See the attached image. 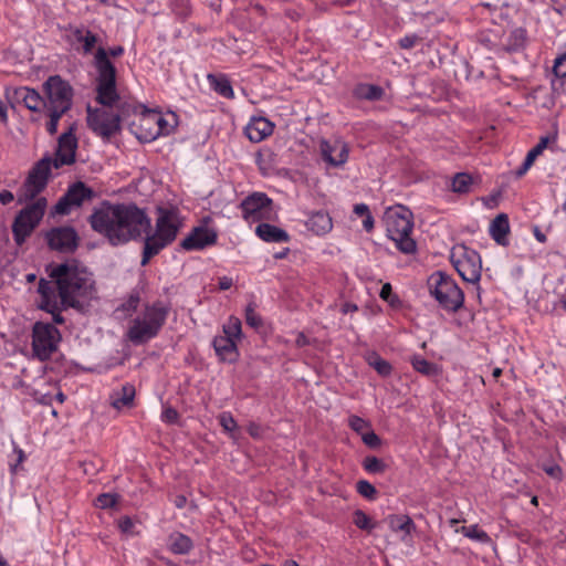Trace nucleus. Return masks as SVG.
I'll use <instances>...</instances> for the list:
<instances>
[{"instance_id":"obj_41","label":"nucleus","mask_w":566,"mask_h":566,"mask_svg":"<svg viewBox=\"0 0 566 566\" xmlns=\"http://www.w3.org/2000/svg\"><path fill=\"white\" fill-rule=\"evenodd\" d=\"M255 304L249 303L245 308V322L251 327L258 328L262 325V318L255 313Z\"/></svg>"},{"instance_id":"obj_53","label":"nucleus","mask_w":566,"mask_h":566,"mask_svg":"<svg viewBox=\"0 0 566 566\" xmlns=\"http://www.w3.org/2000/svg\"><path fill=\"white\" fill-rule=\"evenodd\" d=\"M544 471L552 478L556 480H562L563 478V471L562 468L557 464L545 467Z\"/></svg>"},{"instance_id":"obj_3","label":"nucleus","mask_w":566,"mask_h":566,"mask_svg":"<svg viewBox=\"0 0 566 566\" xmlns=\"http://www.w3.org/2000/svg\"><path fill=\"white\" fill-rule=\"evenodd\" d=\"M94 64L97 71L96 77V102L104 107L122 109L130 107L127 103L122 102L116 90V69L107 59V52L99 46L94 56Z\"/></svg>"},{"instance_id":"obj_16","label":"nucleus","mask_w":566,"mask_h":566,"mask_svg":"<svg viewBox=\"0 0 566 566\" xmlns=\"http://www.w3.org/2000/svg\"><path fill=\"white\" fill-rule=\"evenodd\" d=\"M48 244L52 250L73 252L78 247V235L72 227L54 228L46 233Z\"/></svg>"},{"instance_id":"obj_55","label":"nucleus","mask_w":566,"mask_h":566,"mask_svg":"<svg viewBox=\"0 0 566 566\" xmlns=\"http://www.w3.org/2000/svg\"><path fill=\"white\" fill-rule=\"evenodd\" d=\"M392 294V289H391V285L389 283H386L381 286V290H380V297L385 301H390V296Z\"/></svg>"},{"instance_id":"obj_2","label":"nucleus","mask_w":566,"mask_h":566,"mask_svg":"<svg viewBox=\"0 0 566 566\" xmlns=\"http://www.w3.org/2000/svg\"><path fill=\"white\" fill-rule=\"evenodd\" d=\"M46 271L52 280L39 281L38 293L42 298L40 308L51 313L55 324H63L57 296L64 307L81 308L84 302L94 297L95 282L92 273L75 260L56 265L50 264Z\"/></svg>"},{"instance_id":"obj_56","label":"nucleus","mask_w":566,"mask_h":566,"mask_svg":"<svg viewBox=\"0 0 566 566\" xmlns=\"http://www.w3.org/2000/svg\"><path fill=\"white\" fill-rule=\"evenodd\" d=\"M354 212L357 214V216H365V218L370 214V211H369V208L367 205L365 203H358V205H355L354 207Z\"/></svg>"},{"instance_id":"obj_1","label":"nucleus","mask_w":566,"mask_h":566,"mask_svg":"<svg viewBox=\"0 0 566 566\" xmlns=\"http://www.w3.org/2000/svg\"><path fill=\"white\" fill-rule=\"evenodd\" d=\"M93 231L104 237L113 247L123 245L146 234L140 265L159 254L168 244L154 233L150 218L135 203H112L104 200L88 217Z\"/></svg>"},{"instance_id":"obj_39","label":"nucleus","mask_w":566,"mask_h":566,"mask_svg":"<svg viewBox=\"0 0 566 566\" xmlns=\"http://www.w3.org/2000/svg\"><path fill=\"white\" fill-rule=\"evenodd\" d=\"M354 524L358 528L366 531H371L375 527V524L370 523L369 516L361 510H356L354 512Z\"/></svg>"},{"instance_id":"obj_51","label":"nucleus","mask_w":566,"mask_h":566,"mask_svg":"<svg viewBox=\"0 0 566 566\" xmlns=\"http://www.w3.org/2000/svg\"><path fill=\"white\" fill-rule=\"evenodd\" d=\"M419 40V36L416 34L406 35L399 40V46L401 49L408 50L413 48Z\"/></svg>"},{"instance_id":"obj_33","label":"nucleus","mask_w":566,"mask_h":566,"mask_svg":"<svg viewBox=\"0 0 566 566\" xmlns=\"http://www.w3.org/2000/svg\"><path fill=\"white\" fill-rule=\"evenodd\" d=\"M138 123H144L146 125L155 124L156 130L155 133H150V138H156L163 132V125L166 123L160 113L154 111H147L140 114L138 117Z\"/></svg>"},{"instance_id":"obj_43","label":"nucleus","mask_w":566,"mask_h":566,"mask_svg":"<svg viewBox=\"0 0 566 566\" xmlns=\"http://www.w3.org/2000/svg\"><path fill=\"white\" fill-rule=\"evenodd\" d=\"M349 427L356 431L357 433H359L360 436H363V433H365L366 431H368L367 429L369 428V422L364 420L363 418L358 417V416H352L349 417Z\"/></svg>"},{"instance_id":"obj_50","label":"nucleus","mask_w":566,"mask_h":566,"mask_svg":"<svg viewBox=\"0 0 566 566\" xmlns=\"http://www.w3.org/2000/svg\"><path fill=\"white\" fill-rule=\"evenodd\" d=\"M549 143V137L548 136H543L539 138V142L537 143V145L535 147H533L528 153L531 154V156H534L535 158H537V156H539L544 149L547 147Z\"/></svg>"},{"instance_id":"obj_29","label":"nucleus","mask_w":566,"mask_h":566,"mask_svg":"<svg viewBox=\"0 0 566 566\" xmlns=\"http://www.w3.org/2000/svg\"><path fill=\"white\" fill-rule=\"evenodd\" d=\"M67 30L74 36V39L83 43L84 53H91L95 44L97 43V35L90 30L80 27L70 25Z\"/></svg>"},{"instance_id":"obj_21","label":"nucleus","mask_w":566,"mask_h":566,"mask_svg":"<svg viewBox=\"0 0 566 566\" xmlns=\"http://www.w3.org/2000/svg\"><path fill=\"white\" fill-rule=\"evenodd\" d=\"M136 389L133 384H124L120 388L114 389L109 395V403L116 409L132 408L134 406V399Z\"/></svg>"},{"instance_id":"obj_23","label":"nucleus","mask_w":566,"mask_h":566,"mask_svg":"<svg viewBox=\"0 0 566 566\" xmlns=\"http://www.w3.org/2000/svg\"><path fill=\"white\" fill-rule=\"evenodd\" d=\"M256 235L265 242H287L290 240L289 233L270 223H260L255 229Z\"/></svg>"},{"instance_id":"obj_27","label":"nucleus","mask_w":566,"mask_h":566,"mask_svg":"<svg viewBox=\"0 0 566 566\" xmlns=\"http://www.w3.org/2000/svg\"><path fill=\"white\" fill-rule=\"evenodd\" d=\"M168 547L174 554L186 555L193 548V543L189 536L174 532L168 537Z\"/></svg>"},{"instance_id":"obj_31","label":"nucleus","mask_w":566,"mask_h":566,"mask_svg":"<svg viewBox=\"0 0 566 566\" xmlns=\"http://www.w3.org/2000/svg\"><path fill=\"white\" fill-rule=\"evenodd\" d=\"M365 359L380 376L387 377L391 374L392 367L390 363L381 358L378 353L369 352L365 355Z\"/></svg>"},{"instance_id":"obj_40","label":"nucleus","mask_w":566,"mask_h":566,"mask_svg":"<svg viewBox=\"0 0 566 566\" xmlns=\"http://www.w3.org/2000/svg\"><path fill=\"white\" fill-rule=\"evenodd\" d=\"M356 489H357V492L368 499V500H373L375 499L376 494H377V490L376 488L369 483L368 481L366 480H360L357 482L356 484Z\"/></svg>"},{"instance_id":"obj_61","label":"nucleus","mask_w":566,"mask_h":566,"mask_svg":"<svg viewBox=\"0 0 566 566\" xmlns=\"http://www.w3.org/2000/svg\"><path fill=\"white\" fill-rule=\"evenodd\" d=\"M106 52H107V57L108 56L117 57L124 53V48L122 45H116V46L111 48Z\"/></svg>"},{"instance_id":"obj_42","label":"nucleus","mask_w":566,"mask_h":566,"mask_svg":"<svg viewBox=\"0 0 566 566\" xmlns=\"http://www.w3.org/2000/svg\"><path fill=\"white\" fill-rule=\"evenodd\" d=\"M118 500V495L111 493L99 494L95 500V505L99 509H111Z\"/></svg>"},{"instance_id":"obj_46","label":"nucleus","mask_w":566,"mask_h":566,"mask_svg":"<svg viewBox=\"0 0 566 566\" xmlns=\"http://www.w3.org/2000/svg\"><path fill=\"white\" fill-rule=\"evenodd\" d=\"M219 422L226 431L231 432L237 429V421L229 412L221 413L219 416Z\"/></svg>"},{"instance_id":"obj_44","label":"nucleus","mask_w":566,"mask_h":566,"mask_svg":"<svg viewBox=\"0 0 566 566\" xmlns=\"http://www.w3.org/2000/svg\"><path fill=\"white\" fill-rule=\"evenodd\" d=\"M361 440L367 447L371 449H378L381 446V439L373 430H368L363 433Z\"/></svg>"},{"instance_id":"obj_18","label":"nucleus","mask_w":566,"mask_h":566,"mask_svg":"<svg viewBox=\"0 0 566 566\" xmlns=\"http://www.w3.org/2000/svg\"><path fill=\"white\" fill-rule=\"evenodd\" d=\"M319 149L323 159L332 166H342L348 159L349 148L342 139H322L319 143Z\"/></svg>"},{"instance_id":"obj_22","label":"nucleus","mask_w":566,"mask_h":566,"mask_svg":"<svg viewBox=\"0 0 566 566\" xmlns=\"http://www.w3.org/2000/svg\"><path fill=\"white\" fill-rule=\"evenodd\" d=\"M510 232L509 217L505 213L497 214L490 224V234L500 245H507V234Z\"/></svg>"},{"instance_id":"obj_28","label":"nucleus","mask_w":566,"mask_h":566,"mask_svg":"<svg viewBox=\"0 0 566 566\" xmlns=\"http://www.w3.org/2000/svg\"><path fill=\"white\" fill-rule=\"evenodd\" d=\"M389 527L392 532H402L406 536L416 531V524L412 518L405 514H392L388 518Z\"/></svg>"},{"instance_id":"obj_19","label":"nucleus","mask_w":566,"mask_h":566,"mask_svg":"<svg viewBox=\"0 0 566 566\" xmlns=\"http://www.w3.org/2000/svg\"><path fill=\"white\" fill-rule=\"evenodd\" d=\"M177 233V213L174 210L159 209L154 234L169 245L175 241Z\"/></svg>"},{"instance_id":"obj_60","label":"nucleus","mask_w":566,"mask_h":566,"mask_svg":"<svg viewBox=\"0 0 566 566\" xmlns=\"http://www.w3.org/2000/svg\"><path fill=\"white\" fill-rule=\"evenodd\" d=\"M232 286V279L223 276L219 280V289L222 291L229 290Z\"/></svg>"},{"instance_id":"obj_13","label":"nucleus","mask_w":566,"mask_h":566,"mask_svg":"<svg viewBox=\"0 0 566 566\" xmlns=\"http://www.w3.org/2000/svg\"><path fill=\"white\" fill-rule=\"evenodd\" d=\"M95 197V191L87 187L83 181H76L69 187L66 192L59 199L54 206L57 214H69L74 207H81L85 201H91Z\"/></svg>"},{"instance_id":"obj_30","label":"nucleus","mask_w":566,"mask_h":566,"mask_svg":"<svg viewBox=\"0 0 566 566\" xmlns=\"http://www.w3.org/2000/svg\"><path fill=\"white\" fill-rule=\"evenodd\" d=\"M207 78H208L210 85L212 86V88L218 94H220L221 96H223L226 98H233L234 97V93H233L231 83H230V81L228 80L227 76L209 74L207 76Z\"/></svg>"},{"instance_id":"obj_20","label":"nucleus","mask_w":566,"mask_h":566,"mask_svg":"<svg viewBox=\"0 0 566 566\" xmlns=\"http://www.w3.org/2000/svg\"><path fill=\"white\" fill-rule=\"evenodd\" d=\"M274 125L264 117H253L245 127L247 137L260 143L273 133Z\"/></svg>"},{"instance_id":"obj_59","label":"nucleus","mask_w":566,"mask_h":566,"mask_svg":"<svg viewBox=\"0 0 566 566\" xmlns=\"http://www.w3.org/2000/svg\"><path fill=\"white\" fill-rule=\"evenodd\" d=\"M14 452L17 453L18 459H17V463H15V464H13V465H11V471H12V472H15V470H17L18 465H19L20 463H22V462H23V460H24V452H23V450H21L20 448L15 447V448H14Z\"/></svg>"},{"instance_id":"obj_58","label":"nucleus","mask_w":566,"mask_h":566,"mask_svg":"<svg viewBox=\"0 0 566 566\" xmlns=\"http://www.w3.org/2000/svg\"><path fill=\"white\" fill-rule=\"evenodd\" d=\"M139 296L138 295H130L127 303L124 305L125 310H135L138 305Z\"/></svg>"},{"instance_id":"obj_24","label":"nucleus","mask_w":566,"mask_h":566,"mask_svg":"<svg viewBox=\"0 0 566 566\" xmlns=\"http://www.w3.org/2000/svg\"><path fill=\"white\" fill-rule=\"evenodd\" d=\"M213 347L217 355L227 361H234L237 358V345L235 340L229 336H217L213 339Z\"/></svg>"},{"instance_id":"obj_12","label":"nucleus","mask_w":566,"mask_h":566,"mask_svg":"<svg viewBox=\"0 0 566 566\" xmlns=\"http://www.w3.org/2000/svg\"><path fill=\"white\" fill-rule=\"evenodd\" d=\"M48 108L66 113L72 107L73 88L59 75L50 76L44 83Z\"/></svg>"},{"instance_id":"obj_35","label":"nucleus","mask_w":566,"mask_h":566,"mask_svg":"<svg viewBox=\"0 0 566 566\" xmlns=\"http://www.w3.org/2000/svg\"><path fill=\"white\" fill-rule=\"evenodd\" d=\"M472 177L467 172H458L452 179V190L458 193H467L470 191Z\"/></svg>"},{"instance_id":"obj_8","label":"nucleus","mask_w":566,"mask_h":566,"mask_svg":"<svg viewBox=\"0 0 566 566\" xmlns=\"http://www.w3.org/2000/svg\"><path fill=\"white\" fill-rule=\"evenodd\" d=\"M46 205L45 198H38L18 213L12 223V233L17 244H22L31 235L42 220Z\"/></svg>"},{"instance_id":"obj_9","label":"nucleus","mask_w":566,"mask_h":566,"mask_svg":"<svg viewBox=\"0 0 566 566\" xmlns=\"http://www.w3.org/2000/svg\"><path fill=\"white\" fill-rule=\"evenodd\" d=\"M451 262L459 275L469 283H478L481 279L482 261L480 254L460 244L451 251Z\"/></svg>"},{"instance_id":"obj_36","label":"nucleus","mask_w":566,"mask_h":566,"mask_svg":"<svg viewBox=\"0 0 566 566\" xmlns=\"http://www.w3.org/2000/svg\"><path fill=\"white\" fill-rule=\"evenodd\" d=\"M460 532L471 539L478 541L483 544L491 543V537L488 535L486 532L483 530H480L478 525H470V526H462L460 528Z\"/></svg>"},{"instance_id":"obj_14","label":"nucleus","mask_w":566,"mask_h":566,"mask_svg":"<svg viewBox=\"0 0 566 566\" xmlns=\"http://www.w3.org/2000/svg\"><path fill=\"white\" fill-rule=\"evenodd\" d=\"M272 199L263 192H253L240 205L242 217L249 222H256L270 218L272 212Z\"/></svg>"},{"instance_id":"obj_45","label":"nucleus","mask_w":566,"mask_h":566,"mask_svg":"<svg viewBox=\"0 0 566 566\" xmlns=\"http://www.w3.org/2000/svg\"><path fill=\"white\" fill-rule=\"evenodd\" d=\"M50 111V120L48 122L46 129L50 135H54L57 130V124L60 118L64 113H60L55 109H49Z\"/></svg>"},{"instance_id":"obj_11","label":"nucleus","mask_w":566,"mask_h":566,"mask_svg":"<svg viewBox=\"0 0 566 566\" xmlns=\"http://www.w3.org/2000/svg\"><path fill=\"white\" fill-rule=\"evenodd\" d=\"M127 112V108L119 113L108 107L92 109L91 106H87L88 127L97 135L109 138L120 129L119 123Z\"/></svg>"},{"instance_id":"obj_17","label":"nucleus","mask_w":566,"mask_h":566,"mask_svg":"<svg viewBox=\"0 0 566 566\" xmlns=\"http://www.w3.org/2000/svg\"><path fill=\"white\" fill-rule=\"evenodd\" d=\"M217 239L218 233L214 229L199 226L195 227L180 242V247L186 251L203 250L207 247L216 244Z\"/></svg>"},{"instance_id":"obj_63","label":"nucleus","mask_w":566,"mask_h":566,"mask_svg":"<svg viewBox=\"0 0 566 566\" xmlns=\"http://www.w3.org/2000/svg\"><path fill=\"white\" fill-rule=\"evenodd\" d=\"M308 339L307 337L303 334V333H298L296 339H295V344L297 347H303V346H306L308 345Z\"/></svg>"},{"instance_id":"obj_37","label":"nucleus","mask_w":566,"mask_h":566,"mask_svg":"<svg viewBox=\"0 0 566 566\" xmlns=\"http://www.w3.org/2000/svg\"><path fill=\"white\" fill-rule=\"evenodd\" d=\"M411 364H412V367L423 374V375H427V376H432V375H437L438 374V367L436 364L433 363H430L428 361L427 359L420 357V356H415L412 359H411Z\"/></svg>"},{"instance_id":"obj_47","label":"nucleus","mask_w":566,"mask_h":566,"mask_svg":"<svg viewBox=\"0 0 566 566\" xmlns=\"http://www.w3.org/2000/svg\"><path fill=\"white\" fill-rule=\"evenodd\" d=\"M553 72L557 77L566 76V53L555 60Z\"/></svg>"},{"instance_id":"obj_49","label":"nucleus","mask_w":566,"mask_h":566,"mask_svg":"<svg viewBox=\"0 0 566 566\" xmlns=\"http://www.w3.org/2000/svg\"><path fill=\"white\" fill-rule=\"evenodd\" d=\"M511 38L514 39V43L510 44L509 50H516L517 48L522 46L524 40H525V31L523 29H515Z\"/></svg>"},{"instance_id":"obj_57","label":"nucleus","mask_w":566,"mask_h":566,"mask_svg":"<svg viewBox=\"0 0 566 566\" xmlns=\"http://www.w3.org/2000/svg\"><path fill=\"white\" fill-rule=\"evenodd\" d=\"M13 199H14V196L11 191H9V190L0 191V202L2 205H8L11 201H13Z\"/></svg>"},{"instance_id":"obj_52","label":"nucleus","mask_w":566,"mask_h":566,"mask_svg":"<svg viewBox=\"0 0 566 566\" xmlns=\"http://www.w3.org/2000/svg\"><path fill=\"white\" fill-rule=\"evenodd\" d=\"M118 527L123 533L128 534V533H132L134 523L129 516H123L118 521Z\"/></svg>"},{"instance_id":"obj_25","label":"nucleus","mask_w":566,"mask_h":566,"mask_svg":"<svg viewBox=\"0 0 566 566\" xmlns=\"http://www.w3.org/2000/svg\"><path fill=\"white\" fill-rule=\"evenodd\" d=\"M13 95L18 102H22L28 109L33 112L39 111L44 104L40 94L29 87H19L14 91Z\"/></svg>"},{"instance_id":"obj_7","label":"nucleus","mask_w":566,"mask_h":566,"mask_svg":"<svg viewBox=\"0 0 566 566\" xmlns=\"http://www.w3.org/2000/svg\"><path fill=\"white\" fill-rule=\"evenodd\" d=\"M52 167L51 156H44L32 166L22 185V193L18 197L19 203L34 200L46 188Z\"/></svg>"},{"instance_id":"obj_34","label":"nucleus","mask_w":566,"mask_h":566,"mask_svg":"<svg viewBox=\"0 0 566 566\" xmlns=\"http://www.w3.org/2000/svg\"><path fill=\"white\" fill-rule=\"evenodd\" d=\"M363 468L371 474H381L388 469V464L374 455L366 457L361 462Z\"/></svg>"},{"instance_id":"obj_48","label":"nucleus","mask_w":566,"mask_h":566,"mask_svg":"<svg viewBox=\"0 0 566 566\" xmlns=\"http://www.w3.org/2000/svg\"><path fill=\"white\" fill-rule=\"evenodd\" d=\"M161 419L167 423H177L179 413L175 408L166 407L161 413Z\"/></svg>"},{"instance_id":"obj_6","label":"nucleus","mask_w":566,"mask_h":566,"mask_svg":"<svg viewBox=\"0 0 566 566\" xmlns=\"http://www.w3.org/2000/svg\"><path fill=\"white\" fill-rule=\"evenodd\" d=\"M168 307L161 302L147 306L142 318H136L128 329V337L133 343L142 344L155 337L168 315Z\"/></svg>"},{"instance_id":"obj_62","label":"nucleus","mask_w":566,"mask_h":566,"mask_svg":"<svg viewBox=\"0 0 566 566\" xmlns=\"http://www.w3.org/2000/svg\"><path fill=\"white\" fill-rule=\"evenodd\" d=\"M364 228L367 232H370L374 229V218L371 214H368L363 221Z\"/></svg>"},{"instance_id":"obj_15","label":"nucleus","mask_w":566,"mask_h":566,"mask_svg":"<svg viewBox=\"0 0 566 566\" xmlns=\"http://www.w3.org/2000/svg\"><path fill=\"white\" fill-rule=\"evenodd\" d=\"M74 129V125H71L67 132L59 137L55 157L52 158L53 167L56 169L64 165H72L75 161L77 139Z\"/></svg>"},{"instance_id":"obj_26","label":"nucleus","mask_w":566,"mask_h":566,"mask_svg":"<svg viewBox=\"0 0 566 566\" xmlns=\"http://www.w3.org/2000/svg\"><path fill=\"white\" fill-rule=\"evenodd\" d=\"M306 227L315 234H325L333 227L332 218L324 211L314 212L306 221Z\"/></svg>"},{"instance_id":"obj_32","label":"nucleus","mask_w":566,"mask_h":566,"mask_svg":"<svg viewBox=\"0 0 566 566\" xmlns=\"http://www.w3.org/2000/svg\"><path fill=\"white\" fill-rule=\"evenodd\" d=\"M355 95L360 99L377 101L384 95V90L374 84H360L355 88Z\"/></svg>"},{"instance_id":"obj_64","label":"nucleus","mask_w":566,"mask_h":566,"mask_svg":"<svg viewBox=\"0 0 566 566\" xmlns=\"http://www.w3.org/2000/svg\"><path fill=\"white\" fill-rule=\"evenodd\" d=\"M174 503L178 509H182L187 503V497L182 494L177 495L174 500Z\"/></svg>"},{"instance_id":"obj_10","label":"nucleus","mask_w":566,"mask_h":566,"mask_svg":"<svg viewBox=\"0 0 566 566\" xmlns=\"http://www.w3.org/2000/svg\"><path fill=\"white\" fill-rule=\"evenodd\" d=\"M61 340L60 331L51 323L36 322L32 328V350L40 360L49 359Z\"/></svg>"},{"instance_id":"obj_5","label":"nucleus","mask_w":566,"mask_h":566,"mask_svg":"<svg viewBox=\"0 0 566 566\" xmlns=\"http://www.w3.org/2000/svg\"><path fill=\"white\" fill-rule=\"evenodd\" d=\"M428 287L442 308L457 312L462 307L464 294L450 275L441 271L432 273L428 279Z\"/></svg>"},{"instance_id":"obj_54","label":"nucleus","mask_w":566,"mask_h":566,"mask_svg":"<svg viewBox=\"0 0 566 566\" xmlns=\"http://www.w3.org/2000/svg\"><path fill=\"white\" fill-rule=\"evenodd\" d=\"M248 432L250 433V436H252L253 438H259L261 437L262 434V428L261 426L254 423V422H251L249 426H248Z\"/></svg>"},{"instance_id":"obj_4","label":"nucleus","mask_w":566,"mask_h":566,"mask_svg":"<svg viewBox=\"0 0 566 566\" xmlns=\"http://www.w3.org/2000/svg\"><path fill=\"white\" fill-rule=\"evenodd\" d=\"M384 221L387 235L396 243L397 249L406 254L415 253L417 243L410 237L413 228L411 211L402 206L389 208L385 212Z\"/></svg>"},{"instance_id":"obj_38","label":"nucleus","mask_w":566,"mask_h":566,"mask_svg":"<svg viewBox=\"0 0 566 566\" xmlns=\"http://www.w3.org/2000/svg\"><path fill=\"white\" fill-rule=\"evenodd\" d=\"M223 336H229L232 339L240 338L241 336V321L231 316L228 323L223 326Z\"/></svg>"}]
</instances>
